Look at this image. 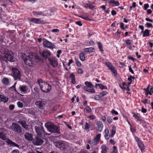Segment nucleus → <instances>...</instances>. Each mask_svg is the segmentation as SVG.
I'll return each instance as SVG.
<instances>
[{"label": "nucleus", "mask_w": 153, "mask_h": 153, "mask_svg": "<svg viewBox=\"0 0 153 153\" xmlns=\"http://www.w3.org/2000/svg\"><path fill=\"white\" fill-rule=\"evenodd\" d=\"M4 128H0V138L3 140H6V143L8 145L11 147H16L19 148V146L13 142L9 139H7L6 136Z\"/></svg>", "instance_id": "1"}, {"label": "nucleus", "mask_w": 153, "mask_h": 153, "mask_svg": "<svg viewBox=\"0 0 153 153\" xmlns=\"http://www.w3.org/2000/svg\"><path fill=\"white\" fill-rule=\"evenodd\" d=\"M37 82L42 91L46 93L50 91L51 89V86L48 83L45 82L41 79H38Z\"/></svg>", "instance_id": "2"}, {"label": "nucleus", "mask_w": 153, "mask_h": 153, "mask_svg": "<svg viewBox=\"0 0 153 153\" xmlns=\"http://www.w3.org/2000/svg\"><path fill=\"white\" fill-rule=\"evenodd\" d=\"M45 126L50 132L53 133H59V128L53 124L47 123H45Z\"/></svg>", "instance_id": "3"}, {"label": "nucleus", "mask_w": 153, "mask_h": 153, "mask_svg": "<svg viewBox=\"0 0 153 153\" xmlns=\"http://www.w3.org/2000/svg\"><path fill=\"white\" fill-rule=\"evenodd\" d=\"M12 71V76L15 80H21V74L19 70L16 68L12 67L11 69Z\"/></svg>", "instance_id": "4"}, {"label": "nucleus", "mask_w": 153, "mask_h": 153, "mask_svg": "<svg viewBox=\"0 0 153 153\" xmlns=\"http://www.w3.org/2000/svg\"><path fill=\"white\" fill-rule=\"evenodd\" d=\"M35 56L32 55H29L26 56L25 59V63L30 66H32L35 61Z\"/></svg>", "instance_id": "5"}, {"label": "nucleus", "mask_w": 153, "mask_h": 153, "mask_svg": "<svg viewBox=\"0 0 153 153\" xmlns=\"http://www.w3.org/2000/svg\"><path fill=\"white\" fill-rule=\"evenodd\" d=\"M11 128L13 131L18 133L21 134L22 132L21 127L17 123H13Z\"/></svg>", "instance_id": "6"}, {"label": "nucleus", "mask_w": 153, "mask_h": 153, "mask_svg": "<svg viewBox=\"0 0 153 153\" xmlns=\"http://www.w3.org/2000/svg\"><path fill=\"white\" fill-rule=\"evenodd\" d=\"M35 129L36 132L38 135H39L42 138L45 137V132L43 128V126H35Z\"/></svg>", "instance_id": "7"}, {"label": "nucleus", "mask_w": 153, "mask_h": 153, "mask_svg": "<svg viewBox=\"0 0 153 153\" xmlns=\"http://www.w3.org/2000/svg\"><path fill=\"white\" fill-rule=\"evenodd\" d=\"M4 57L3 58V59L5 62H7V61L14 62L16 60L15 58L13 56H12L9 52H5L4 53Z\"/></svg>", "instance_id": "8"}, {"label": "nucleus", "mask_w": 153, "mask_h": 153, "mask_svg": "<svg viewBox=\"0 0 153 153\" xmlns=\"http://www.w3.org/2000/svg\"><path fill=\"white\" fill-rule=\"evenodd\" d=\"M50 64L54 68L56 67L58 65V62L56 58L50 57L48 58Z\"/></svg>", "instance_id": "9"}, {"label": "nucleus", "mask_w": 153, "mask_h": 153, "mask_svg": "<svg viewBox=\"0 0 153 153\" xmlns=\"http://www.w3.org/2000/svg\"><path fill=\"white\" fill-rule=\"evenodd\" d=\"M43 142L42 139L39 136H36L35 138L34 139L33 143L34 145L39 146L42 145Z\"/></svg>", "instance_id": "10"}, {"label": "nucleus", "mask_w": 153, "mask_h": 153, "mask_svg": "<svg viewBox=\"0 0 153 153\" xmlns=\"http://www.w3.org/2000/svg\"><path fill=\"white\" fill-rule=\"evenodd\" d=\"M43 44L44 46L48 48L52 49L56 48V46L54 45L47 40L43 42Z\"/></svg>", "instance_id": "11"}, {"label": "nucleus", "mask_w": 153, "mask_h": 153, "mask_svg": "<svg viewBox=\"0 0 153 153\" xmlns=\"http://www.w3.org/2000/svg\"><path fill=\"white\" fill-rule=\"evenodd\" d=\"M105 65L115 75H116L117 74V71L115 69L114 67L111 63L106 62L105 63Z\"/></svg>", "instance_id": "12"}, {"label": "nucleus", "mask_w": 153, "mask_h": 153, "mask_svg": "<svg viewBox=\"0 0 153 153\" xmlns=\"http://www.w3.org/2000/svg\"><path fill=\"white\" fill-rule=\"evenodd\" d=\"M51 55L50 51L48 50H45L43 51L41 54L42 57L45 59L49 58Z\"/></svg>", "instance_id": "13"}, {"label": "nucleus", "mask_w": 153, "mask_h": 153, "mask_svg": "<svg viewBox=\"0 0 153 153\" xmlns=\"http://www.w3.org/2000/svg\"><path fill=\"white\" fill-rule=\"evenodd\" d=\"M19 91H21V93L25 94L28 91V88L27 85H21L19 88Z\"/></svg>", "instance_id": "14"}, {"label": "nucleus", "mask_w": 153, "mask_h": 153, "mask_svg": "<svg viewBox=\"0 0 153 153\" xmlns=\"http://www.w3.org/2000/svg\"><path fill=\"white\" fill-rule=\"evenodd\" d=\"M97 126L96 127V129L99 132H101L102 130L103 125L101 121H98L96 123Z\"/></svg>", "instance_id": "15"}, {"label": "nucleus", "mask_w": 153, "mask_h": 153, "mask_svg": "<svg viewBox=\"0 0 153 153\" xmlns=\"http://www.w3.org/2000/svg\"><path fill=\"white\" fill-rule=\"evenodd\" d=\"M55 146L61 150H63L65 149V144L61 142H58L56 143Z\"/></svg>", "instance_id": "16"}, {"label": "nucleus", "mask_w": 153, "mask_h": 153, "mask_svg": "<svg viewBox=\"0 0 153 153\" xmlns=\"http://www.w3.org/2000/svg\"><path fill=\"white\" fill-rule=\"evenodd\" d=\"M30 21L36 24H44V21L42 20L41 19H38L36 18H31Z\"/></svg>", "instance_id": "17"}, {"label": "nucleus", "mask_w": 153, "mask_h": 153, "mask_svg": "<svg viewBox=\"0 0 153 153\" xmlns=\"http://www.w3.org/2000/svg\"><path fill=\"white\" fill-rule=\"evenodd\" d=\"M35 104L39 108L41 109H43V107L45 105L44 102L40 100L36 102H35Z\"/></svg>", "instance_id": "18"}, {"label": "nucleus", "mask_w": 153, "mask_h": 153, "mask_svg": "<svg viewBox=\"0 0 153 153\" xmlns=\"http://www.w3.org/2000/svg\"><path fill=\"white\" fill-rule=\"evenodd\" d=\"M18 123L21 125L22 127L26 130L28 129V125L27 124L26 121L20 120L18 122Z\"/></svg>", "instance_id": "19"}, {"label": "nucleus", "mask_w": 153, "mask_h": 153, "mask_svg": "<svg viewBox=\"0 0 153 153\" xmlns=\"http://www.w3.org/2000/svg\"><path fill=\"white\" fill-rule=\"evenodd\" d=\"M138 145L142 152H144V145L142 144L141 141L138 139L136 140Z\"/></svg>", "instance_id": "20"}, {"label": "nucleus", "mask_w": 153, "mask_h": 153, "mask_svg": "<svg viewBox=\"0 0 153 153\" xmlns=\"http://www.w3.org/2000/svg\"><path fill=\"white\" fill-rule=\"evenodd\" d=\"M8 99V97L4 95L0 94V102H3L4 103H6L7 102Z\"/></svg>", "instance_id": "21"}, {"label": "nucleus", "mask_w": 153, "mask_h": 153, "mask_svg": "<svg viewBox=\"0 0 153 153\" xmlns=\"http://www.w3.org/2000/svg\"><path fill=\"white\" fill-rule=\"evenodd\" d=\"M84 89L87 91L94 93L95 92L94 89L88 86H84L83 87Z\"/></svg>", "instance_id": "22"}, {"label": "nucleus", "mask_w": 153, "mask_h": 153, "mask_svg": "<svg viewBox=\"0 0 153 153\" xmlns=\"http://www.w3.org/2000/svg\"><path fill=\"white\" fill-rule=\"evenodd\" d=\"M25 138L29 140L32 141V135L28 133H26L25 134Z\"/></svg>", "instance_id": "23"}, {"label": "nucleus", "mask_w": 153, "mask_h": 153, "mask_svg": "<svg viewBox=\"0 0 153 153\" xmlns=\"http://www.w3.org/2000/svg\"><path fill=\"white\" fill-rule=\"evenodd\" d=\"M101 149L102 150V153H107L108 149L105 145H102L101 146Z\"/></svg>", "instance_id": "24"}, {"label": "nucleus", "mask_w": 153, "mask_h": 153, "mask_svg": "<svg viewBox=\"0 0 153 153\" xmlns=\"http://www.w3.org/2000/svg\"><path fill=\"white\" fill-rule=\"evenodd\" d=\"M85 54L83 52H81L80 53L79 55V57L81 60L82 61L85 60Z\"/></svg>", "instance_id": "25"}, {"label": "nucleus", "mask_w": 153, "mask_h": 153, "mask_svg": "<svg viewBox=\"0 0 153 153\" xmlns=\"http://www.w3.org/2000/svg\"><path fill=\"white\" fill-rule=\"evenodd\" d=\"M94 49L92 47L85 48L84 51L85 52L91 53L94 51Z\"/></svg>", "instance_id": "26"}, {"label": "nucleus", "mask_w": 153, "mask_h": 153, "mask_svg": "<svg viewBox=\"0 0 153 153\" xmlns=\"http://www.w3.org/2000/svg\"><path fill=\"white\" fill-rule=\"evenodd\" d=\"M2 82L5 85H8L9 83V79L6 77H4L3 78Z\"/></svg>", "instance_id": "27"}, {"label": "nucleus", "mask_w": 153, "mask_h": 153, "mask_svg": "<svg viewBox=\"0 0 153 153\" xmlns=\"http://www.w3.org/2000/svg\"><path fill=\"white\" fill-rule=\"evenodd\" d=\"M31 96L34 99H38L39 98V94L36 93L34 92L32 93Z\"/></svg>", "instance_id": "28"}, {"label": "nucleus", "mask_w": 153, "mask_h": 153, "mask_svg": "<svg viewBox=\"0 0 153 153\" xmlns=\"http://www.w3.org/2000/svg\"><path fill=\"white\" fill-rule=\"evenodd\" d=\"M116 131V128L115 127L113 126V127H112L111 131V137H113L115 134Z\"/></svg>", "instance_id": "29"}, {"label": "nucleus", "mask_w": 153, "mask_h": 153, "mask_svg": "<svg viewBox=\"0 0 153 153\" xmlns=\"http://www.w3.org/2000/svg\"><path fill=\"white\" fill-rule=\"evenodd\" d=\"M97 86H98L101 89H104L107 90L108 89L107 87L100 84H96L95 86L96 87Z\"/></svg>", "instance_id": "30"}, {"label": "nucleus", "mask_w": 153, "mask_h": 153, "mask_svg": "<svg viewBox=\"0 0 153 153\" xmlns=\"http://www.w3.org/2000/svg\"><path fill=\"white\" fill-rule=\"evenodd\" d=\"M109 3L114 4L117 6L120 5L119 2L118 1H115V0H111L109 2Z\"/></svg>", "instance_id": "31"}, {"label": "nucleus", "mask_w": 153, "mask_h": 153, "mask_svg": "<svg viewBox=\"0 0 153 153\" xmlns=\"http://www.w3.org/2000/svg\"><path fill=\"white\" fill-rule=\"evenodd\" d=\"M97 43L98 48L101 51V53H102L103 51V46L102 43L99 42H98Z\"/></svg>", "instance_id": "32"}, {"label": "nucleus", "mask_w": 153, "mask_h": 153, "mask_svg": "<svg viewBox=\"0 0 153 153\" xmlns=\"http://www.w3.org/2000/svg\"><path fill=\"white\" fill-rule=\"evenodd\" d=\"M149 35V30L148 29L145 30V31L144 32L143 34V36H148Z\"/></svg>", "instance_id": "33"}, {"label": "nucleus", "mask_w": 153, "mask_h": 153, "mask_svg": "<svg viewBox=\"0 0 153 153\" xmlns=\"http://www.w3.org/2000/svg\"><path fill=\"white\" fill-rule=\"evenodd\" d=\"M33 14L35 16L39 15H43V12H37L33 11L32 12Z\"/></svg>", "instance_id": "34"}, {"label": "nucleus", "mask_w": 153, "mask_h": 153, "mask_svg": "<svg viewBox=\"0 0 153 153\" xmlns=\"http://www.w3.org/2000/svg\"><path fill=\"white\" fill-rule=\"evenodd\" d=\"M133 117L137 119V120L140 122L141 121V119L137 114H136L134 113H133Z\"/></svg>", "instance_id": "35"}, {"label": "nucleus", "mask_w": 153, "mask_h": 153, "mask_svg": "<svg viewBox=\"0 0 153 153\" xmlns=\"http://www.w3.org/2000/svg\"><path fill=\"white\" fill-rule=\"evenodd\" d=\"M75 61L77 66L78 67H80L81 66V64L77 58H75Z\"/></svg>", "instance_id": "36"}, {"label": "nucleus", "mask_w": 153, "mask_h": 153, "mask_svg": "<svg viewBox=\"0 0 153 153\" xmlns=\"http://www.w3.org/2000/svg\"><path fill=\"white\" fill-rule=\"evenodd\" d=\"M85 84L86 85V86H88L92 88L93 87V86L92 84V83L90 82H85Z\"/></svg>", "instance_id": "37"}, {"label": "nucleus", "mask_w": 153, "mask_h": 153, "mask_svg": "<svg viewBox=\"0 0 153 153\" xmlns=\"http://www.w3.org/2000/svg\"><path fill=\"white\" fill-rule=\"evenodd\" d=\"M0 2L7 4H9V3L11 2L10 0H0Z\"/></svg>", "instance_id": "38"}, {"label": "nucleus", "mask_w": 153, "mask_h": 153, "mask_svg": "<svg viewBox=\"0 0 153 153\" xmlns=\"http://www.w3.org/2000/svg\"><path fill=\"white\" fill-rule=\"evenodd\" d=\"M107 94V91H104L101 92L100 94V95L101 97H102L105 95Z\"/></svg>", "instance_id": "39"}, {"label": "nucleus", "mask_w": 153, "mask_h": 153, "mask_svg": "<svg viewBox=\"0 0 153 153\" xmlns=\"http://www.w3.org/2000/svg\"><path fill=\"white\" fill-rule=\"evenodd\" d=\"M85 109L86 111L88 113H90L91 112V108L88 106H86Z\"/></svg>", "instance_id": "40"}, {"label": "nucleus", "mask_w": 153, "mask_h": 153, "mask_svg": "<svg viewBox=\"0 0 153 153\" xmlns=\"http://www.w3.org/2000/svg\"><path fill=\"white\" fill-rule=\"evenodd\" d=\"M132 41L130 39H127L125 41V42L127 45H129L131 44Z\"/></svg>", "instance_id": "41"}, {"label": "nucleus", "mask_w": 153, "mask_h": 153, "mask_svg": "<svg viewBox=\"0 0 153 153\" xmlns=\"http://www.w3.org/2000/svg\"><path fill=\"white\" fill-rule=\"evenodd\" d=\"M17 105L20 108H22L23 106V103L20 102H18L17 103Z\"/></svg>", "instance_id": "42"}, {"label": "nucleus", "mask_w": 153, "mask_h": 153, "mask_svg": "<svg viewBox=\"0 0 153 153\" xmlns=\"http://www.w3.org/2000/svg\"><path fill=\"white\" fill-rule=\"evenodd\" d=\"M90 127V126L88 123L87 122L85 123V126L84 129L87 130Z\"/></svg>", "instance_id": "43"}, {"label": "nucleus", "mask_w": 153, "mask_h": 153, "mask_svg": "<svg viewBox=\"0 0 153 153\" xmlns=\"http://www.w3.org/2000/svg\"><path fill=\"white\" fill-rule=\"evenodd\" d=\"M99 141L94 138L92 142V143L93 145H95L99 143Z\"/></svg>", "instance_id": "44"}, {"label": "nucleus", "mask_w": 153, "mask_h": 153, "mask_svg": "<svg viewBox=\"0 0 153 153\" xmlns=\"http://www.w3.org/2000/svg\"><path fill=\"white\" fill-rule=\"evenodd\" d=\"M101 136V134H99L97 135L95 137V139L99 141L100 140V137Z\"/></svg>", "instance_id": "45"}, {"label": "nucleus", "mask_w": 153, "mask_h": 153, "mask_svg": "<svg viewBox=\"0 0 153 153\" xmlns=\"http://www.w3.org/2000/svg\"><path fill=\"white\" fill-rule=\"evenodd\" d=\"M136 6V3L134 2L132 3V5L130 7V10H131L132 8L135 7Z\"/></svg>", "instance_id": "46"}, {"label": "nucleus", "mask_w": 153, "mask_h": 153, "mask_svg": "<svg viewBox=\"0 0 153 153\" xmlns=\"http://www.w3.org/2000/svg\"><path fill=\"white\" fill-rule=\"evenodd\" d=\"M107 120L108 123H111L112 122V119L111 117H108Z\"/></svg>", "instance_id": "47"}, {"label": "nucleus", "mask_w": 153, "mask_h": 153, "mask_svg": "<svg viewBox=\"0 0 153 153\" xmlns=\"http://www.w3.org/2000/svg\"><path fill=\"white\" fill-rule=\"evenodd\" d=\"M117 147L114 146L113 147V150L111 153H117Z\"/></svg>", "instance_id": "48"}, {"label": "nucleus", "mask_w": 153, "mask_h": 153, "mask_svg": "<svg viewBox=\"0 0 153 153\" xmlns=\"http://www.w3.org/2000/svg\"><path fill=\"white\" fill-rule=\"evenodd\" d=\"M111 112L112 114H114L115 115H117L118 114V112L114 109L112 110L111 111Z\"/></svg>", "instance_id": "49"}, {"label": "nucleus", "mask_w": 153, "mask_h": 153, "mask_svg": "<svg viewBox=\"0 0 153 153\" xmlns=\"http://www.w3.org/2000/svg\"><path fill=\"white\" fill-rule=\"evenodd\" d=\"M145 25L146 26V27L148 28L152 27L153 26L152 25L151 23H148V22Z\"/></svg>", "instance_id": "50"}, {"label": "nucleus", "mask_w": 153, "mask_h": 153, "mask_svg": "<svg viewBox=\"0 0 153 153\" xmlns=\"http://www.w3.org/2000/svg\"><path fill=\"white\" fill-rule=\"evenodd\" d=\"M124 24L122 22H121L120 23V27L122 29L124 30L125 29V28L124 27Z\"/></svg>", "instance_id": "51"}, {"label": "nucleus", "mask_w": 153, "mask_h": 153, "mask_svg": "<svg viewBox=\"0 0 153 153\" xmlns=\"http://www.w3.org/2000/svg\"><path fill=\"white\" fill-rule=\"evenodd\" d=\"M77 73L78 74H82L83 73V71L81 68H79L78 70Z\"/></svg>", "instance_id": "52"}, {"label": "nucleus", "mask_w": 153, "mask_h": 153, "mask_svg": "<svg viewBox=\"0 0 153 153\" xmlns=\"http://www.w3.org/2000/svg\"><path fill=\"white\" fill-rule=\"evenodd\" d=\"M144 9L145 10H147L149 7V4H145L144 5Z\"/></svg>", "instance_id": "53"}, {"label": "nucleus", "mask_w": 153, "mask_h": 153, "mask_svg": "<svg viewBox=\"0 0 153 153\" xmlns=\"http://www.w3.org/2000/svg\"><path fill=\"white\" fill-rule=\"evenodd\" d=\"M69 77L71 79L75 78V76L73 73H71V74L69 76Z\"/></svg>", "instance_id": "54"}, {"label": "nucleus", "mask_w": 153, "mask_h": 153, "mask_svg": "<svg viewBox=\"0 0 153 153\" xmlns=\"http://www.w3.org/2000/svg\"><path fill=\"white\" fill-rule=\"evenodd\" d=\"M142 102H143V103H144V104H146V103L148 104V103H149V102H148V100L146 99H145L144 100H143L142 101Z\"/></svg>", "instance_id": "55"}, {"label": "nucleus", "mask_w": 153, "mask_h": 153, "mask_svg": "<svg viewBox=\"0 0 153 153\" xmlns=\"http://www.w3.org/2000/svg\"><path fill=\"white\" fill-rule=\"evenodd\" d=\"M104 137H105V139L106 140L109 139L110 138V137H111V135H109L108 134V135L104 134Z\"/></svg>", "instance_id": "56"}, {"label": "nucleus", "mask_w": 153, "mask_h": 153, "mask_svg": "<svg viewBox=\"0 0 153 153\" xmlns=\"http://www.w3.org/2000/svg\"><path fill=\"white\" fill-rule=\"evenodd\" d=\"M22 55H21V57L23 59L24 61H25V58L26 57V55L23 54V53H22Z\"/></svg>", "instance_id": "57"}, {"label": "nucleus", "mask_w": 153, "mask_h": 153, "mask_svg": "<svg viewBox=\"0 0 153 153\" xmlns=\"http://www.w3.org/2000/svg\"><path fill=\"white\" fill-rule=\"evenodd\" d=\"M14 107H15V106L14 105H10L9 106V109L11 110H13L14 108Z\"/></svg>", "instance_id": "58"}, {"label": "nucleus", "mask_w": 153, "mask_h": 153, "mask_svg": "<svg viewBox=\"0 0 153 153\" xmlns=\"http://www.w3.org/2000/svg\"><path fill=\"white\" fill-rule=\"evenodd\" d=\"M109 134V131L108 128H106L105 130V134L108 135Z\"/></svg>", "instance_id": "59"}, {"label": "nucleus", "mask_w": 153, "mask_h": 153, "mask_svg": "<svg viewBox=\"0 0 153 153\" xmlns=\"http://www.w3.org/2000/svg\"><path fill=\"white\" fill-rule=\"evenodd\" d=\"M132 79H134V77L130 75V77L128 78V80L131 81H132Z\"/></svg>", "instance_id": "60"}, {"label": "nucleus", "mask_w": 153, "mask_h": 153, "mask_svg": "<svg viewBox=\"0 0 153 153\" xmlns=\"http://www.w3.org/2000/svg\"><path fill=\"white\" fill-rule=\"evenodd\" d=\"M147 110L144 108L143 107H142L141 109V112L143 113H146Z\"/></svg>", "instance_id": "61"}, {"label": "nucleus", "mask_w": 153, "mask_h": 153, "mask_svg": "<svg viewBox=\"0 0 153 153\" xmlns=\"http://www.w3.org/2000/svg\"><path fill=\"white\" fill-rule=\"evenodd\" d=\"M100 95L99 96L96 95L94 97V98L96 100H99L100 99Z\"/></svg>", "instance_id": "62"}, {"label": "nucleus", "mask_w": 153, "mask_h": 153, "mask_svg": "<svg viewBox=\"0 0 153 153\" xmlns=\"http://www.w3.org/2000/svg\"><path fill=\"white\" fill-rule=\"evenodd\" d=\"M117 14V12L114 10H113L111 11V14L113 16H114L116 15Z\"/></svg>", "instance_id": "63"}, {"label": "nucleus", "mask_w": 153, "mask_h": 153, "mask_svg": "<svg viewBox=\"0 0 153 153\" xmlns=\"http://www.w3.org/2000/svg\"><path fill=\"white\" fill-rule=\"evenodd\" d=\"M19 152L17 149H15L11 153H19Z\"/></svg>", "instance_id": "64"}]
</instances>
